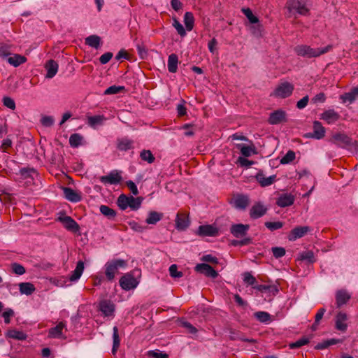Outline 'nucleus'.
I'll list each match as a JSON object with an SVG mask.
<instances>
[{
    "mask_svg": "<svg viewBox=\"0 0 358 358\" xmlns=\"http://www.w3.org/2000/svg\"><path fill=\"white\" fill-rule=\"evenodd\" d=\"M332 48L333 46L331 45H328L324 48H314L310 45L301 44L296 45L294 50L298 56L310 59L313 57H319L320 56L331 51Z\"/></svg>",
    "mask_w": 358,
    "mask_h": 358,
    "instance_id": "nucleus-1",
    "label": "nucleus"
},
{
    "mask_svg": "<svg viewBox=\"0 0 358 358\" xmlns=\"http://www.w3.org/2000/svg\"><path fill=\"white\" fill-rule=\"evenodd\" d=\"M127 262L123 259H113L105 264V274L108 281H113L120 268H124Z\"/></svg>",
    "mask_w": 358,
    "mask_h": 358,
    "instance_id": "nucleus-2",
    "label": "nucleus"
},
{
    "mask_svg": "<svg viewBox=\"0 0 358 358\" xmlns=\"http://www.w3.org/2000/svg\"><path fill=\"white\" fill-rule=\"evenodd\" d=\"M330 141L332 143L342 148L353 146L356 142L353 141L352 138L346 134L342 132L334 134Z\"/></svg>",
    "mask_w": 358,
    "mask_h": 358,
    "instance_id": "nucleus-3",
    "label": "nucleus"
},
{
    "mask_svg": "<svg viewBox=\"0 0 358 358\" xmlns=\"http://www.w3.org/2000/svg\"><path fill=\"white\" fill-rule=\"evenodd\" d=\"M286 6L290 12L295 10L300 15H306L309 12L306 0H288Z\"/></svg>",
    "mask_w": 358,
    "mask_h": 358,
    "instance_id": "nucleus-4",
    "label": "nucleus"
},
{
    "mask_svg": "<svg viewBox=\"0 0 358 358\" xmlns=\"http://www.w3.org/2000/svg\"><path fill=\"white\" fill-rule=\"evenodd\" d=\"M294 85L289 83L285 82L279 85L274 92V96L280 98H287L289 97L294 91Z\"/></svg>",
    "mask_w": 358,
    "mask_h": 358,
    "instance_id": "nucleus-5",
    "label": "nucleus"
},
{
    "mask_svg": "<svg viewBox=\"0 0 358 358\" xmlns=\"http://www.w3.org/2000/svg\"><path fill=\"white\" fill-rule=\"evenodd\" d=\"M57 220L62 222L68 231L76 233L80 230L79 224L70 216L62 215L58 217Z\"/></svg>",
    "mask_w": 358,
    "mask_h": 358,
    "instance_id": "nucleus-6",
    "label": "nucleus"
},
{
    "mask_svg": "<svg viewBox=\"0 0 358 358\" xmlns=\"http://www.w3.org/2000/svg\"><path fill=\"white\" fill-rule=\"evenodd\" d=\"M309 231H310V228L308 226H298L290 231L287 238L290 241H294L303 237Z\"/></svg>",
    "mask_w": 358,
    "mask_h": 358,
    "instance_id": "nucleus-7",
    "label": "nucleus"
},
{
    "mask_svg": "<svg viewBox=\"0 0 358 358\" xmlns=\"http://www.w3.org/2000/svg\"><path fill=\"white\" fill-rule=\"evenodd\" d=\"M325 135V129L322 123L319 121L313 122V131L308 133L305 135L306 138H312L315 139H322Z\"/></svg>",
    "mask_w": 358,
    "mask_h": 358,
    "instance_id": "nucleus-8",
    "label": "nucleus"
},
{
    "mask_svg": "<svg viewBox=\"0 0 358 358\" xmlns=\"http://www.w3.org/2000/svg\"><path fill=\"white\" fill-rule=\"evenodd\" d=\"M268 122L270 124H279L287 122L286 112L282 110H276L269 115Z\"/></svg>",
    "mask_w": 358,
    "mask_h": 358,
    "instance_id": "nucleus-9",
    "label": "nucleus"
},
{
    "mask_svg": "<svg viewBox=\"0 0 358 358\" xmlns=\"http://www.w3.org/2000/svg\"><path fill=\"white\" fill-rule=\"evenodd\" d=\"M195 271L212 278H216L218 275L217 272L211 266L205 263L198 264L195 266Z\"/></svg>",
    "mask_w": 358,
    "mask_h": 358,
    "instance_id": "nucleus-10",
    "label": "nucleus"
},
{
    "mask_svg": "<svg viewBox=\"0 0 358 358\" xmlns=\"http://www.w3.org/2000/svg\"><path fill=\"white\" fill-rule=\"evenodd\" d=\"M107 118L103 115H97L93 116H87V124L89 127L94 129H98L103 126Z\"/></svg>",
    "mask_w": 358,
    "mask_h": 358,
    "instance_id": "nucleus-11",
    "label": "nucleus"
},
{
    "mask_svg": "<svg viewBox=\"0 0 358 358\" xmlns=\"http://www.w3.org/2000/svg\"><path fill=\"white\" fill-rule=\"evenodd\" d=\"M100 182L106 185H116L122 180V176L117 173V171H112L107 176H103L99 178Z\"/></svg>",
    "mask_w": 358,
    "mask_h": 358,
    "instance_id": "nucleus-12",
    "label": "nucleus"
},
{
    "mask_svg": "<svg viewBox=\"0 0 358 358\" xmlns=\"http://www.w3.org/2000/svg\"><path fill=\"white\" fill-rule=\"evenodd\" d=\"M138 285L136 280L131 275H123L120 279V285L124 290H130Z\"/></svg>",
    "mask_w": 358,
    "mask_h": 358,
    "instance_id": "nucleus-13",
    "label": "nucleus"
},
{
    "mask_svg": "<svg viewBox=\"0 0 358 358\" xmlns=\"http://www.w3.org/2000/svg\"><path fill=\"white\" fill-rule=\"evenodd\" d=\"M340 115L334 109H329L320 114V119L325 121L327 124H331L340 119Z\"/></svg>",
    "mask_w": 358,
    "mask_h": 358,
    "instance_id": "nucleus-14",
    "label": "nucleus"
},
{
    "mask_svg": "<svg viewBox=\"0 0 358 358\" xmlns=\"http://www.w3.org/2000/svg\"><path fill=\"white\" fill-rule=\"evenodd\" d=\"M66 328V324L63 322H59L55 327L50 328L48 331V337L52 338H64L66 336L63 334V330Z\"/></svg>",
    "mask_w": 358,
    "mask_h": 358,
    "instance_id": "nucleus-15",
    "label": "nucleus"
},
{
    "mask_svg": "<svg viewBox=\"0 0 358 358\" xmlns=\"http://www.w3.org/2000/svg\"><path fill=\"white\" fill-rule=\"evenodd\" d=\"M267 212V208L262 203H255L250 210V216L252 219H257L264 215Z\"/></svg>",
    "mask_w": 358,
    "mask_h": 358,
    "instance_id": "nucleus-16",
    "label": "nucleus"
},
{
    "mask_svg": "<svg viewBox=\"0 0 358 358\" xmlns=\"http://www.w3.org/2000/svg\"><path fill=\"white\" fill-rule=\"evenodd\" d=\"M250 227L248 224H236L230 228L231 234L236 238H241L247 234Z\"/></svg>",
    "mask_w": 358,
    "mask_h": 358,
    "instance_id": "nucleus-17",
    "label": "nucleus"
},
{
    "mask_svg": "<svg viewBox=\"0 0 358 358\" xmlns=\"http://www.w3.org/2000/svg\"><path fill=\"white\" fill-rule=\"evenodd\" d=\"M250 203L248 196L243 194H238L233 199L231 203L233 206L239 210H245Z\"/></svg>",
    "mask_w": 358,
    "mask_h": 358,
    "instance_id": "nucleus-18",
    "label": "nucleus"
},
{
    "mask_svg": "<svg viewBox=\"0 0 358 358\" xmlns=\"http://www.w3.org/2000/svg\"><path fill=\"white\" fill-rule=\"evenodd\" d=\"M198 235L201 236H215L218 234V229L213 225H201L198 228Z\"/></svg>",
    "mask_w": 358,
    "mask_h": 358,
    "instance_id": "nucleus-19",
    "label": "nucleus"
},
{
    "mask_svg": "<svg viewBox=\"0 0 358 358\" xmlns=\"http://www.w3.org/2000/svg\"><path fill=\"white\" fill-rule=\"evenodd\" d=\"M99 310L104 316H112L115 311V306L110 301L103 300L99 303Z\"/></svg>",
    "mask_w": 358,
    "mask_h": 358,
    "instance_id": "nucleus-20",
    "label": "nucleus"
},
{
    "mask_svg": "<svg viewBox=\"0 0 358 358\" xmlns=\"http://www.w3.org/2000/svg\"><path fill=\"white\" fill-rule=\"evenodd\" d=\"M133 140L124 137L117 140V148L120 151H127L134 148Z\"/></svg>",
    "mask_w": 358,
    "mask_h": 358,
    "instance_id": "nucleus-21",
    "label": "nucleus"
},
{
    "mask_svg": "<svg viewBox=\"0 0 358 358\" xmlns=\"http://www.w3.org/2000/svg\"><path fill=\"white\" fill-rule=\"evenodd\" d=\"M347 320V315L345 313L339 312L336 316V329L342 332H345L348 327L345 323Z\"/></svg>",
    "mask_w": 358,
    "mask_h": 358,
    "instance_id": "nucleus-22",
    "label": "nucleus"
},
{
    "mask_svg": "<svg viewBox=\"0 0 358 358\" xmlns=\"http://www.w3.org/2000/svg\"><path fill=\"white\" fill-rule=\"evenodd\" d=\"M255 178L262 187H266L272 185L274 182L276 176L272 175L269 177H266L262 171H259L257 173Z\"/></svg>",
    "mask_w": 358,
    "mask_h": 358,
    "instance_id": "nucleus-23",
    "label": "nucleus"
},
{
    "mask_svg": "<svg viewBox=\"0 0 358 358\" xmlns=\"http://www.w3.org/2000/svg\"><path fill=\"white\" fill-rule=\"evenodd\" d=\"M294 201V196L290 194H283L278 197L276 204L280 207H287L292 205Z\"/></svg>",
    "mask_w": 358,
    "mask_h": 358,
    "instance_id": "nucleus-24",
    "label": "nucleus"
},
{
    "mask_svg": "<svg viewBox=\"0 0 358 358\" xmlns=\"http://www.w3.org/2000/svg\"><path fill=\"white\" fill-rule=\"evenodd\" d=\"M350 295L343 289H341L336 292V302L338 308L341 307L345 304L350 299Z\"/></svg>",
    "mask_w": 358,
    "mask_h": 358,
    "instance_id": "nucleus-25",
    "label": "nucleus"
},
{
    "mask_svg": "<svg viewBox=\"0 0 358 358\" xmlns=\"http://www.w3.org/2000/svg\"><path fill=\"white\" fill-rule=\"evenodd\" d=\"M189 224L188 217L185 214L178 213L176 218V227L178 230H185Z\"/></svg>",
    "mask_w": 358,
    "mask_h": 358,
    "instance_id": "nucleus-26",
    "label": "nucleus"
},
{
    "mask_svg": "<svg viewBox=\"0 0 358 358\" xmlns=\"http://www.w3.org/2000/svg\"><path fill=\"white\" fill-rule=\"evenodd\" d=\"M45 69L47 70V74L45 78H52L58 71V64L55 60L50 59L45 64Z\"/></svg>",
    "mask_w": 358,
    "mask_h": 358,
    "instance_id": "nucleus-27",
    "label": "nucleus"
},
{
    "mask_svg": "<svg viewBox=\"0 0 358 358\" xmlns=\"http://www.w3.org/2000/svg\"><path fill=\"white\" fill-rule=\"evenodd\" d=\"M340 99L343 103H352L358 99V87H353L349 92L341 95Z\"/></svg>",
    "mask_w": 358,
    "mask_h": 358,
    "instance_id": "nucleus-28",
    "label": "nucleus"
},
{
    "mask_svg": "<svg viewBox=\"0 0 358 358\" xmlns=\"http://www.w3.org/2000/svg\"><path fill=\"white\" fill-rule=\"evenodd\" d=\"M65 198L71 202H78L81 200V196L70 187H63Z\"/></svg>",
    "mask_w": 358,
    "mask_h": 358,
    "instance_id": "nucleus-29",
    "label": "nucleus"
},
{
    "mask_svg": "<svg viewBox=\"0 0 358 358\" xmlns=\"http://www.w3.org/2000/svg\"><path fill=\"white\" fill-rule=\"evenodd\" d=\"M178 57L173 53L169 56L167 68L169 72L176 73L178 70Z\"/></svg>",
    "mask_w": 358,
    "mask_h": 358,
    "instance_id": "nucleus-30",
    "label": "nucleus"
},
{
    "mask_svg": "<svg viewBox=\"0 0 358 358\" xmlns=\"http://www.w3.org/2000/svg\"><path fill=\"white\" fill-rule=\"evenodd\" d=\"M163 218V213L157 211H150L145 222L148 224H156Z\"/></svg>",
    "mask_w": 358,
    "mask_h": 358,
    "instance_id": "nucleus-31",
    "label": "nucleus"
},
{
    "mask_svg": "<svg viewBox=\"0 0 358 358\" xmlns=\"http://www.w3.org/2000/svg\"><path fill=\"white\" fill-rule=\"evenodd\" d=\"M84 271V263L82 261H79L77 263L76 267L72 272L69 279L71 281H76L78 280Z\"/></svg>",
    "mask_w": 358,
    "mask_h": 358,
    "instance_id": "nucleus-32",
    "label": "nucleus"
},
{
    "mask_svg": "<svg viewBox=\"0 0 358 358\" xmlns=\"http://www.w3.org/2000/svg\"><path fill=\"white\" fill-rule=\"evenodd\" d=\"M254 316L262 323L269 324L272 321L271 315L265 311H257L254 313Z\"/></svg>",
    "mask_w": 358,
    "mask_h": 358,
    "instance_id": "nucleus-33",
    "label": "nucleus"
},
{
    "mask_svg": "<svg viewBox=\"0 0 358 358\" xmlns=\"http://www.w3.org/2000/svg\"><path fill=\"white\" fill-rule=\"evenodd\" d=\"M20 292L22 294L31 295L36 289L31 282H21L19 284Z\"/></svg>",
    "mask_w": 358,
    "mask_h": 358,
    "instance_id": "nucleus-34",
    "label": "nucleus"
},
{
    "mask_svg": "<svg viewBox=\"0 0 358 358\" xmlns=\"http://www.w3.org/2000/svg\"><path fill=\"white\" fill-rule=\"evenodd\" d=\"M85 44L98 49L101 44V38L97 35H91L85 38Z\"/></svg>",
    "mask_w": 358,
    "mask_h": 358,
    "instance_id": "nucleus-35",
    "label": "nucleus"
},
{
    "mask_svg": "<svg viewBox=\"0 0 358 358\" xmlns=\"http://www.w3.org/2000/svg\"><path fill=\"white\" fill-rule=\"evenodd\" d=\"M7 61L10 64L17 67L20 64H24L27 61V59L25 57L22 55H14L13 56L9 57L7 59Z\"/></svg>",
    "mask_w": 358,
    "mask_h": 358,
    "instance_id": "nucleus-36",
    "label": "nucleus"
},
{
    "mask_svg": "<svg viewBox=\"0 0 358 358\" xmlns=\"http://www.w3.org/2000/svg\"><path fill=\"white\" fill-rule=\"evenodd\" d=\"M184 23L186 29L189 31H192L194 25V17L191 12H186L184 15Z\"/></svg>",
    "mask_w": 358,
    "mask_h": 358,
    "instance_id": "nucleus-37",
    "label": "nucleus"
},
{
    "mask_svg": "<svg viewBox=\"0 0 358 358\" xmlns=\"http://www.w3.org/2000/svg\"><path fill=\"white\" fill-rule=\"evenodd\" d=\"M298 259L301 261H307L308 263L311 264L315 262L314 252L312 250L301 252Z\"/></svg>",
    "mask_w": 358,
    "mask_h": 358,
    "instance_id": "nucleus-38",
    "label": "nucleus"
},
{
    "mask_svg": "<svg viewBox=\"0 0 358 358\" xmlns=\"http://www.w3.org/2000/svg\"><path fill=\"white\" fill-rule=\"evenodd\" d=\"M113 344L112 348V353L115 355L120 347V341L118 334V329L116 326L113 327Z\"/></svg>",
    "mask_w": 358,
    "mask_h": 358,
    "instance_id": "nucleus-39",
    "label": "nucleus"
},
{
    "mask_svg": "<svg viewBox=\"0 0 358 358\" xmlns=\"http://www.w3.org/2000/svg\"><path fill=\"white\" fill-rule=\"evenodd\" d=\"M100 212L108 219H114L117 214L115 210L105 205L100 206Z\"/></svg>",
    "mask_w": 358,
    "mask_h": 358,
    "instance_id": "nucleus-40",
    "label": "nucleus"
},
{
    "mask_svg": "<svg viewBox=\"0 0 358 358\" xmlns=\"http://www.w3.org/2000/svg\"><path fill=\"white\" fill-rule=\"evenodd\" d=\"M140 157L149 164L153 163L155 160V157L150 150H143L140 153Z\"/></svg>",
    "mask_w": 358,
    "mask_h": 358,
    "instance_id": "nucleus-41",
    "label": "nucleus"
},
{
    "mask_svg": "<svg viewBox=\"0 0 358 358\" xmlns=\"http://www.w3.org/2000/svg\"><path fill=\"white\" fill-rule=\"evenodd\" d=\"M117 204L121 210L127 209L129 205V196L123 194L120 195L117 200Z\"/></svg>",
    "mask_w": 358,
    "mask_h": 358,
    "instance_id": "nucleus-42",
    "label": "nucleus"
},
{
    "mask_svg": "<svg viewBox=\"0 0 358 358\" xmlns=\"http://www.w3.org/2000/svg\"><path fill=\"white\" fill-rule=\"evenodd\" d=\"M8 336L11 338L18 341H24L27 338V335L23 331L16 329L10 330L8 333Z\"/></svg>",
    "mask_w": 358,
    "mask_h": 358,
    "instance_id": "nucleus-43",
    "label": "nucleus"
},
{
    "mask_svg": "<svg viewBox=\"0 0 358 358\" xmlns=\"http://www.w3.org/2000/svg\"><path fill=\"white\" fill-rule=\"evenodd\" d=\"M339 343V340L331 338L326 341H323L321 343H319L315 348L316 350H324L329 347L330 345H335Z\"/></svg>",
    "mask_w": 358,
    "mask_h": 358,
    "instance_id": "nucleus-44",
    "label": "nucleus"
},
{
    "mask_svg": "<svg viewBox=\"0 0 358 358\" xmlns=\"http://www.w3.org/2000/svg\"><path fill=\"white\" fill-rule=\"evenodd\" d=\"M129 207L134 210H138L141 205L142 198L141 197H133L132 196H129Z\"/></svg>",
    "mask_w": 358,
    "mask_h": 358,
    "instance_id": "nucleus-45",
    "label": "nucleus"
},
{
    "mask_svg": "<svg viewBox=\"0 0 358 358\" xmlns=\"http://www.w3.org/2000/svg\"><path fill=\"white\" fill-rule=\"evenodd\" d=\"M83 136L79 134H73L69 138V144L73 148H77L81 144Z\"/></svg>",
    "mask_w": 358,
    "mask_h": 358,
    "instance_id": "nucleus-46",
    "label": "nucleus"
},
{
    "mask_svg": "<svg viewBox=\"0 0 358 358\" xmlns=\"http://www.w3.org/2000/svg\"><path fill=\"white\" fill-rule=\"evenodd\" d=\"M241 11L247 17L250 23L255 24L259 22V19L257 18V17L253 15L250 8H243L241 9Z\"/></svg>",
    "mask_w": 358,
    "mask_h": 358,
    "instance_id": "nucleus-47",
    "label": "nucleus"
},
{
    "mask_svg": "<svg viewBox=\"0 0 358 358\" xmlns=\"http://www.w3.org/2000/svg\"><path fill=\"white\" fill-rule=\"evenodd\" d=\"M296 154L292 150H289L280 159L281 164H287L294 160Z\"/></svg>",
    "mask_w": 358,
    "mask_h": 358,
    "instance_id": "nucleus-48",
    "label": "nucleus"
},
{
    "mask_svg": "<svg viewBox=\"0 0 358 358\" xmlns=\"http://www.w3.org/2000/svg\"><path fill=\"white\" fill-rule=\"evenodd\" d=\"M124 90V87H123V86L112 85V86L108 87L105 90L104 94H106V95L115 94H118V93L122 92Z\"/></svg>",
    "mask_w": 358,
    "mask_h": 358,
    "instance_id": "nucleus-49",
    "label": "nucleus"
},
{
    "mask_svg": "<svg viewBox=\"0 0 358 358\" xmlns=\"http://www.w3.org/2000/svg\"><path fill=\"white\" fill-rule=\"evenodd\" d=\"M309 341H310L309 338L303 337V338H301L300 339L297 340L296 342L290 343L289 347L292 349L298 348H300L303 345L308 344L309 343Z\"/></svg>",
    "mask_w": 358,
    "mask_h": 358,
    "instance_id": "nucleus-50",
    "label": "nucleus"
},
{
    "mask_svg": "<svg viewBox=\"0 0 358 358\" xmlns=\"http://www.w3.org/2000/svg\"><path fill=\"white\" fill-rule=\"evenodd\" d=\"M265 226L267 229L271 231H275L279 229H281L283 227V223L282 222H265Z\"/></svg>",
    "mask_w": 358,
    "mask_h": 358,
    "instance_id": "nucleus-51",
    "label": "nucleus"
},
{
    "mask_svg": "<svg viewBox=\"0 0 358 358\" xmlns=\"http://www.w3.org/2000/svg\"><path fill=\"white\" fill-rule=\"evenodd\" d=\"M169 273L170 275L173 278H179L183 275L182 272L178 271V266L176 264H172L170 266Z\"/></svg>",
    "mask_w": 358,
    "mask_h": 358,
    "instance_id": "nucleus-52",
    "label": "nucleus"
},
{
    "mask_svg": "<svg viewBox=\"0 0 358 358\" xmlns=\"http://www.w3.org/2000/svg\"><path fill=\"white\" fill-rule=\"evenodd\" d=\"M271 250L273 257L276 259L282 257L286 253L285 249L282 247H273Z\"/></svg>",
    "mask_w": 358,
    "mask_h": 358,
    "instance_id": "nucleus-53",
    "label": "nucleus"
},
{
    "mask_svg": "<svg viewBox=\"0 0 358 358\" xmlns=\"http://www.w3.org/2000/svg\"><path fill=\"white\" fill-rule=\"evenodd\" d=\"M11 269L12 271L17 275H23L26 272L24 267L18 263L12 264Z\"/></svg>",
    "mask_w": 358,
    "mask_h": 358,
    "instance_id": "nucleus-54",
    "label": "nucleus"
},
{
    "mask_svg": "<svg viewBox=\"0 0 358 358\" xmlns=\"http://www.w3.org/2000/svg\"><path fill=\"white\" fill-rule=\"evenodd\" d=\"M173 26L177 30L178 34L180 36L183 37V36H185L186 35V31L184 29V27L182 25V24L179 21H178L177 20H174L173 23Z\"/></svg>",
    "mask_w": 358,
    "mask_h": 358,
    "instance_id": "nucleus-55",
    "label": "nucleus"
},
{
    "mask_svg": "<svg viewBox=\"0 0 358 358\" xmlns=\"http://www.w3.org/2000/svg\"><path fill=\"white\" fill-rule=\"evenodd\" d=\"M327 96L324 92H320L317 94L314 97L312 98L311 102L314 104H317L319 103L325 102Z\"/></svg>",
    "mask_w": 358,
    "mask_h": 358,
    "instance_id": "nucleus-56",
    "label": "nucleus"
},
{
    "mask_svg": "<svg viewBox=\"0 0 358 358\" xmlns=\"http://www.w3.org/2000/svg\"><path fill=\"white\" fill-rule=\"evenodd\" d=\"M54 118L52 116H43L41 119V123L43 126L50 127L54 124Z\"/></svg>",
    "mask_w": 358,
    "mask_h": 358,
    "instance_id": "nucleus-57",
    "label": "nucleus"
},
{
    "mask_svg": "<svg viewBox=\"0 0 358 358\" xmlns=\"http://www.w3.org/2000/svg\"><path fill=\"white\" fill-rule=\"evenodd\" d=\"M243 281L245 283L249 285H254L256 282L255 278L250 273L245 272L243 274Z\"/></svg>",
    "mask_w": 358,
    "mask_h": 358,
    "instance_id": "nucleus-58",
    "label": "nucleus"
},
{
    "mask_svg": "<svg viewBox=\"0 0 358 358\" xmlns=\"http://www.w3.org/2000/svg\"><path fill=\"white\" fill-rule=\"evenodd\" d=\"M3 103L7 108L14 110L15 108V103L14 100L8 96H5L3 98Z\"/></svg>",
    "mask_w": 358,
    "mask_h": 358,
    "instance_id": "nucleus-59",
    "label": "nucleus"
},
{
    "mask_svg": "<svg viewBox=\"0 0 358 358\" xmlns=\"http://www.w3.org/2000/svg\"><path fill=\"white\" fill-rule=\"evenodd\" d=\"M241 154L244 157H250L252 152V148L250 146L239 145Z\"/></svg>",
    "mask_w": 358,
    "mask_h": 358,
    "instance_id": "nucleus-60",
    "label": "nucleus"
},
{
    "mask_svg": "<svg viewBox=\"0 0 358 358\" xmlns=\"http://www.w3.org/2000/svg\"><path fill=\"white\" fill-rule=\"evenodd\" d=\"M113 55L110 52H107L104 54H103L99 57V62L101 64H107L113 57Z\"/></svg>",
    "mask_w": 358,
    "mask_h": 358,
    "instance_id": "nucleus-61",
    "label": "nucleus"
},
{
    "mask_svg": "<svg viewBox=\"0 0 358 358\" xmlns=\"http://www.w3.org/2000/svg\"><path fill=\"white\" fill-rule=\"evenodd\" d=\"M148 355L154 358H169V355L160 351H149Z\"/></svg>",
    "mask_w": 358,
    "mask_h": 358,
    "instance_id": "nucleus-62",
    "label": "nucleus"
},
{
    "mask_svg": "<svg viewBox=\"0 0 358 358\" xmlns=\"http://www.w3.org/2000/svg\"><path fill=\"white\" fill-rule=\"evenodd\" d=\"M201 260L203 262H209V263L214 264H216L218 263V259L216 257L213 256L212 255H203L201 257Z\"/></svg>",
    "mask_w": 358,
    "mask_h": 358,
    "instance_id": "nucleus-63",
    "label": "nucleus"
},
{
    "mask_svg": "<svg viewBox=\"0 0 358 358\" xmlns=\"http://www.w3.org/2000/svg\"><path fill=\"white\" fill-rule=\"evenodd\" d=\"M13 315H14V311L12 309L9 308V309L6 310L2 313V317L4 319V322L6 324H9L10 322V317L13 316Z\"/></svg>",
    "mask_w": 358,
    "mask_h": 358,
    "instance_id": "nucleus-64",
    "label": "nucleus"
}]
</instances>
